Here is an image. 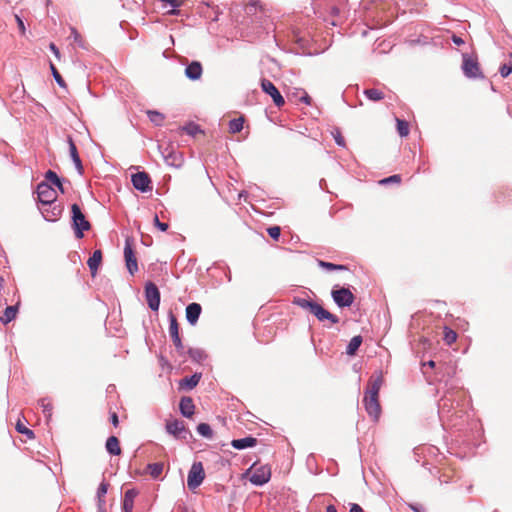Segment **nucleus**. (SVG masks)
I'll list each match as a JSON object with an SVG mask.
<instances>
[{
	"label": "nucleus",
	"mask_w": 512,
	"mask_h": 512,
	"mask_svg": "<svg viewBox=\"0 0 512 512\" xmlns=\"http://www.w3.org/2000/svg\"><path fill=\"white\" fill-rule=\"evenodd\" d=\"M106 449L111 455L118 456L121 454L122 450L120 447V442L116 436H110L107 439Z\"/></svg>",
	"instance_id": "nucleus-24"
},
{
	"label": "nucleus",
	"mask_w": 512,
	"mask_h": 512,
	"mask_svg": "<svg viewBox=\"0 0 512 512\" xmlns=\"http://www.w3.org/2000/svg\"><path fill=\"white\" fill-rule=\"evenodd\" d=\"M124 258L128 271L131 275H134L138 270V264L135 251L133 250V239L130 237H127L125 240Z\"/></svg>",
	"instance_id": "nucleus-4"
},
{
	"label": "nucleus",
	"mask_w": 512,
	"mask_h": 512,
	"mask_svg": "<svg viewBox=\"0 0 512 512\" xmlns=\"http://www.w3.org/2000/svg\"><path fill=\"white\" fill-rule=\"evenodd\" d=\"M39 405L42 407L47 419L51 418L53 410V404L51 400L49 398H42L39 400Z\"/></svg>",
	"instance_id": "nucleus-36"
},
{
	"label": "nucleus",
	"mask_w": 512,
	"mask_h": 512,
	"mask_svg": "<svg viewBox=\"0 0 512 512\" xmlns=\"http://www.w3.org/2000/svg\"><path fill=\"white\" fill-rule=\"evenodd\" d=\"M334 302L339 307H349L353 304L355 296L348 288H334L331 292Z\"/></svg>",
	"instance_id": "nucleus-3"
},
{
	"label": "nucleus",
	"mask_w": 512,
	"mask_h": 512,
	"mask_svg": "<svg viewBox=\"0 0 512 512\" xmlns=\"http://www.w3.org/2000/svg\"><path fill=\"white\" fill-rule=\"evenodd\" d=\"M202 308L198 303H191L186 307V318L191 325H195L199 319Z\"/></svg>",
	"instance_id": "nucleus-16"
},
{
	"label": "nucleus",
	"mask_w": 512,
	"mask_h": 512,
	"mask_svg": "<svg viewBox=\"0 0 512 512\" xmlns=\"http://www.w3.org/2000/svg\"><path fill=\"white\" fill-rule=\"evenodd\" d=\"M364 95L371 101H380L384 99L385 95L383 91L376 89V88H370L364 90Z\"/></svg>",
	"instance_id": "nucleus-30"
},
{
	"label": "nucleus",
	"mask_w": 512,
	"mask_h": 512,
	"mask_svg": "<svg viewBox=\"0 0 512 512\" xmlns=\"http://www.w3.org/2000/svg\"><path fill=\"white\" fill-rule=\"evenodd\" d=\"M257 444V439L254 437H245L241 439H234L231 442L232 447L238 450H242L248 447H254Z\"/></svg>",
	"instance_id": "nucleus-22"
},
{
	"label": "nucleus",
	"mask_w": 512,
	"mask_h": 512,
	"mask_svg": "<svg viewBox=\"0 0 512 512\" xmlns=\"http://www.w3.org/2000/svg\"><path fill=\"white\" fill-rule=\"evenodd\" d=\"M185 131L192 136H195L197 133H202V130L199 128V126L195 124H190L186 126Z\"/></svg>",
	"instance_id": "nucleus-46"
},
{
	"label": "nucleus",
	"mask_w": 512,
	"mask_h": 512,
	"mask_svg": "<svg viewBox=\"0 0 512 512\" xmlns=\"http://www.w3.org/2000/svg\"><path fill=\"white\" fill-rule=\"evenodd\" d=\"M14 18L17 22L20 33L24 35L26 29L23 20L18 15H14Z\"/></svg>",
	"instance_id": "nucleus-49"
},
{
	"label": "nucleus",
	"mask_w": 512,
	"mask_h": 512,
	"mask_svg": "<svg viewBox=\"0 0 512 512\" xmlns=\"http://www.w3.org/2000/svg\"><path fill=\"white\" fill-rule=\"evenodd\" d=\"M45 178L48 182L58 187L62 193L64 192L62 182L54 171L48 170L45 174Z\"/></svg>",
	"instance_id": "nucleus-31"
},
{
	"label": "nucleus",
	"mask_w": 512,
	"mask_h": 512,
	"mask_svg": "<svg viewBox=\"0 0 512 512\" xmlns=\"http://www.w3.org/2000/svg\"><path fill=\"white\" fill-rule=\"evenodd\" d=\"M169 334L172 337L179 336V324L176 316L173 313L169 314Z\"/></svg>",
	"instance_id": "nucleus-32"
},
{
	"label": "nucleus",
	"mask_w": 512,
	"mask_h": 512,
	"mask_svg": "<svg viewBox=\"0 0 512 512\" xmlns=\"http://www.w3.org/2000/svg\"><path fill=\"white\" fill-rule=\"evenodd\" d=\"M147 114H148L149 119L153 123H155L156 125L162 124V122L164 120V116L161 113H159L157 111H148Z\"/></svg>",
	"instance_id": "nucleus-41"
},
{
	"label": "nucleus",
	"mask_w": 512,
	"mask_h": 512,
	"mask_svg": "<svg viewBox=\"0 0 512 512\" xmlns=\"http://www.w3.org/2000/svg\"><path fill=\"white\" fill-rule=\"evenodd\" d=\"M365 409L369 416L374 420L377 421L381 414V405L379 402V396L374 395H366L363 399Z\"/></svg>",
	"instance_id": "nucleus-7"
},
{
	"label": "nucleus",
	"mask_w": 512,
	"mask_h": 512,
	"mask_svg": "<svg viewBox=\"0 0 512 512\" xmlns=\"http://www.w3.org/2000/svg\"><path fill=\"white\" fill-rule=\"evenodd\" d=\"M70 31H71V37L73 38L74 42L78 43L81 47H83L84 40H83L82 36L80 35V33L76 30V28L71 27Z\"/></svg>",
	"instance_id": "nucleus-44"
},
{
	"label": "nucleus",
	"mask_w": 512,
	"mask_h": 512,
	"mask_svg": "<svg viewBox=\"0 0 512 512\" xmlns=\"http://www.w3.org/2000/svg\"><path fill=\"white\" fill-rule=\"evenodd\" d=\"M443 340L447 345H452L457 340V333L449 327H444Z\"/></svg>",
	"instance_id": "nucleus-34"
},
{
	"label": "nucleus",
	"mask_w": 512,
	"mask_h": 512,
	"mask_svg": "<svg viewBox=\"0 0 512 512\" xmlns=\"http://www.w3.org/2000/svg\"><path fill=\"white\" fill-rule=\"evenodd\" d=\"M332 136H333V138H334L335 142H336L339 146H341V147H345V146H346L345 139H344V137H343V135H342V133H341V131H340L339 129H337V128H336V129H334V130L332 131Z\"/></svg>",
	"instance_id": "nucleus-42"
},
{
	"label": "nucleus",
	"mask_w": 512,
	"mask_h": 512,
	"mask_svg": "<svg viewBox=\"0 0 512 512\" xmlns=\"http://www.w3.org/2000/svg\"><path fill=\"white\" fill-rule=\"evenodd\" d=\"M175 160H176V156L174 154H170L169 156L166 157V161L168 164L180 166L181 163L175 164V162H174Z\"/></svg>",
	"instance_id": "nucleus-55"
},
{
	"label": "nucleus",
	"mask_w": 512,
	"mask_h": 512,
	"mask_svg": "<svg viewBox=\"0 0 512 512\" xmlns=\"http://www.w3.org/2000/svg\"><path fill=\"white\" fill-rule=\"evenodd\" d=\"M50 69H51L52 75H53L55 81L58 83V85L65 88L66 83L53 63H50Z\"/></svg>",
	"instance_id": "nucleus-40"
},
{
	"label": "nucleus",
	"mask_w": 512,
	"mask_h": 512,
	"mask_svg": "<svg viewBox=\"0 0 512 512\" xmlns=\"http://www.w3.org/2000/svg\"><path fill=\"white\" fill-rule=\"evenodd\" d=\"M99 512H106V510L104 509V506H102L101 508L99 507Z\"/></svg>",
	"instance_id": "nucleus-61"
},
{
	"label": "nucleus",
	"mask_w": 512,
	"mask_h": 512,
	"mask_svg": "<svg viewBox=\"0 0 512 512\" xmlns=\"http://www.w3.org/2000/svg\"><path fill=\"white\" fill-rule=\"evenodd\" d=\"M205 478L203 464L201 462H194L189 470L187 477V486L190 490H195L199 487Z\"/></svg>",
	"instance_id": "nucleus-2"
},
{
	"label": "nucleus",
	"mask_w": 512,
	"mask_h": 512,
	"mask_svg": "<svg viewBox=\"0 0 512 512\" xmlns=\"http://www.w3.org/2000/svg\"><path fill=\"white\" fill-rule=\"evenodd\" d=\"M400 182H401V176L398 174H395V175H392V176H389L387 178L380 180L379 184H381V185H386V184H390V183L399 184Z\"/></svg>",
	"instance_id": "nucleus-43"
},
{
	"label": "nucleus",
	"mask_w": 512,
	"mask_h": 512,
	"mask_svg": "<svg viewBox=\"0 0 512 512\" xmlns=\"http://www.w3.org/2000/svg\"><path fill=\"white\" fill-rule=\"evenodd\" d=\"M327 512H337L336 508L333 505H329L327 507Z\"/></svg>",
	"instance_id": "nucleus-59"
},
{
	"label": "nucleus",
	"mask_w": 512,
	"mask_h": 512,
	"mask_svg": "<svg viewBox=\"0 0 512 512\" xmlns=\"http://www.w3.org/2000/svg\"><path fill=\"white\" fill-rule=\"evenodd\" d=\"M383 374L381 371L374 373L368 381L366 395L379 396V391L383 384Z\"/></svg>",
	"instance_id": "nucleus-12"
},
{
	"label": "nucleus",
	"mask_w": 512,
	"mask_h": 512,
	"mask_svg": "<svg viewBox=\"0 0 512 512\" xmlns=\"http://www.w3.org/2000/svg\"><path fill=\"white\" fill-rule=\"evenodd\" d=\"M175 160H176V156L174 154H170L169 156L166 157V161L168 164L180 166L181 163L175 164V162H174Z\"/></svg>",
	"instance_id": "nucleus-56"
},
{
	"label": "nucleus",
	"mask_w": 512,
	"mask_h": 512,
	"mask_svg": "<svg viewBox=\"0 0 512 512\" xmlns=\"http://www.w3.org/2000/svg\"><path fill=\"white\" fill-rule=\"evenodd\" d=\"M73 228L77 238L83 237V232L88 231L91 228V224L86 220L85 215L82 213L78 204L71 206Z\"/></svg>",
	"instance_id": "nucleus-1"
},
{
	"label": "nucleus",
	"mask_w": 512,
	"mask_h": 512,
	"mask_svg": "<svg viewBox=\"0 0 512 512\" xmlns=\"http://www.w3.org/2000/svg\"><path fill=\"white\" fill-rule=\"evenodd\" d=\"M17 313H18L17 305L8 306L4 310L3 316L0 317V321L3 324H8L9 322H11L12 320H14L16 318Z\"/></svg>",
	"instance_id": "nucleus-25"
},
{
	"label": "nucleus",
	"mask_w": 512,
	"mask_h": 512,
	"mask_svg": "<svg viewBox=\"0 0 512 512\" xmlns=\"http://www.w3.org/2000/svg\"><path fill=\"white\" fill-rule=\"evenodd\" d=\"M110 420H111V423L113 424V426L117 427L118 424H119V418H118V415L116 412H111L110 413Z\"/></svg>",
	"instance_id": "nucleus-51"
},
{
	"label": "nucleus",
	"mask_w": 512,
	"mask_h": 512,
	"mask_svg": "<svg viewBox=\"0 0 512 512\" xmlns=\"http://www.w3.org/2000/svg\"><path fill=\"white\" fill-rule=\"evenodd\" d=\"M203 68L200 62L193 61L185 69V75L190 80H199L202 76Z\"/></svg>",
	"instance_id": "nucleus-15"
},
{
	"label": "nucleus",
	"mask_w": 512,
	"mask_h": 512,
	"mask_svg": "<svg viewBox=\"0 0 512 512\" xmlns=\"http://www.w3.org/2000/svg\"><path fill=\"white\" fill-rule=\"evenodd\" d=\"M397 131L401 137H406L409 134V124L408 122L397 119Z\"/></svg>",
	"instance_id": "nucleus-39"
},
{
	"label": "nucleus",
	"mask_w": 512,
	"mask_h": 512,
	"mask_svg": "<svg viewBox=\"0 0 512 512\" xmlns=\"http://www.w3.org/2000/svg\"><path fill=\"white\" fill-rule=\"evenodd\" d=\"M138 495L135 489H129L124 494L122 509L124 512H132L134 506V499Z\"/></svg>",
	"instance_id": "nucleus-19"
},
{
	"label": "nucleus",
	"mask_w": 512,
	"mask_h": 512,
	"mask_svg": "<svg viewBox=\"0 0 512 512\" xmlns=\"http://www.w3.org/2000/svg\"><path fill=\"white\" fill-rule=\"evenodd\" d=\"M197 432L206 438H211L213 436V431L209 424L207 423H200L197 426Z\"/></svg>",
	"instance_id": "nucleus-38"
},
{
	"label": "nucleus",
	"mask_w": 512,
	"mask_h": 512,
	"mask_svg": "<svg viewBox=\"0 0 512 512\" xmlns=\"http://www.w3.org/2000/svg\"><path fill=\"white\" fill-rule=\"evenodd\" d=\"M68 143H69L70 156L76 166V169L78 170V172L80 174H82L83 173V165H82L81 159L79 157L76 145L71 137L68 138Z\"/></svg>",
	"instance_id": "nucleus-21"
},
{
	"label": "nucleus",
	"mask_w": 512,
	"mask_h": 512,
	"mask_svg": "<svg viewBox=\"0 0 512 512\" xmlns=\"http://www.w3.org/2000/svg\"><path fill=\"white\" fill-rule=\"evenodd\" d=\"M132 184L135 189L141 192H147L152 189L151 180L149 175L146 172H138L132 175L131 178Z\"/></svg>",
	"instance_id": "nucleus-10"
},
{
	"label": "nucleus",
	"mask_w": 512,
	"mask_h": 512,
	"mask_svg": "<svg viewBox=\"0 0 512 512\" xmlns=\"http://www.w3.org/2000/svg\"><path fill=\"white\" fill-rule=\"evenodd\" d=\"M145 296L151 310L157 311L160 305V292L157 286L149 282L145 286Z\"/></svg>",
	"instance_id": "nucleus-9"
},
{
	"label": "nucleus",
	"mask_w": 512,
	"mask_h": 512,
	"mask_svg": "<svg viewBox=\"0 0 512 512\" xmlns=\"http://www.w3.org/2000/svg\"><path fill=\"white\" fill-rule=\"evenodd\" d=\"M38 200L42 204H51L57 199V192L48 182H41L37 186Z\"/></svg>",
	"instance_id": "nucleus-5"
},
{
	"label": "nucleus",
	"mask_w": 512,
	"mask_h": 512,
	"mask_svg": "<svg viewBox=\"0 0 512 512\" xmlns=\"http://www.w3.org/2000/svg\"><path fill=\"white\" fill-rule=\"evenodd\" d=\"M154 224L157 228H159L163 232L166 231L169 227L167 223L160 222L157 215H155V217H154Z\"/></svg>",
	"instance_id": "nucleus-48"
},
{
	"label": "nucleus",
	"mask_w": 512,
	"mask_h": 512,
	"mask_svg": "<svg viewBox=\"0 0 512 512\" xmlns=\"http://www.w3.org/2000/svg\"><path fill=\"white\" fill-rule=\"evenodd\" d=\"M166 429H167L168 433L172 434L173 436H175L177 438H185V436L182 435L183 433L186 432L185 425H184L183 421H179V420L168 421L166 423Z\"/></svg>",
	"instance_id": "nucleus-14"
},
{
	"label": "nucleus",
	"mask_w": 512,
	"mask_h": 512,
	"mask_svg": "<svg viewBox=\"0 0 512 512\" xmlns=\"http://www.w3.org/2000/svg\"><path fill=\"white\" fill-rule=\"evenodd\" d=\"M49 48L52 51V53L56 56V58L60 59V51L57 48V46L54 43H50Z\"/></svg>",
	"instance_id": "nucleus-52"
},
{
	"label": "nucleus",
	"mask_w": 512,
	"mask_h": 512,
	"mask_svg": "<svg viewBox=\"0 0 512 512\" xmlns=\"http://www.w3.org/2000/svg\"><path fill=\"white\" fill-rule=\"evenodd\" d=\"M331 14H332L333 16L338 15V14H339V9H338L337 7H332V9H331Z\"/></svg>",
	"instance_id": "nucleus-58"
},
{
	"label": "nucleus",
	"mask_w": 512,
	"mask_h": 512,
	"mask_svg": "<svg viewBox=\"0 0 512 512\" xmlns=\"http://www.w3.org/2000/svg\"><path fill=\"white\" fill-rule=\"evenodd\" d=\"M244 11L248 16H253L258 12H265V7L259 0H248L244 6Z\"/></svg>",
	"instance_id": "nucleus-20"
},
{
	"label": "nucleus",
	"mask_w": 512,
	"mask_h": 512,
	"mask_svg": "<svg viewBox=\"0 0 512 512\" xmlns=\"http://www.w3.org/2000/svg\"><path fill=\"white\" fill-rule=\"evenodd\" d=\"M245 122L244 116L232 119L229 122V132L232 134L239 133L243 129Z\"/></svg>",
	"instance_id": "nucleus-28"
},
{
	"label": "nucleus",
	"mask_w": 512,
	"mask_h": 512,
	"mask_svg": "<svg viewBox=\"0 0 512 512\" xmlns=\"http://www.w3.org/2000/svg\"><path fill=\"white\" fill-rule=\"evenodd\" d=\"M108 486L109 484L106 483V482H102L99 487H98V491H97V497H98V506L101 508L102 506L105 505V495L108 491Z\"/></svg>",
	"instance_id": "nucleus-35"
},
{
	"label": "nucleus",
	"mask_w": 512,
	"mask_h": 512,
	"mask_svg": "<svg viewBox=\"0 0 512 512\" xmlns=\"http://www.w3.org/2000/svg\"><path fill=\"white\" fill-rule=\"evenodd\" d=\"M313 315L321 322L325 320L330 321L331 324H337L339 322V318L336 315L324 309L320 304L316 306Z\"/></svg>",
	"instance_id": "nucleus-13"
},
{
	"label": "nucleus",
	"mask_w": 512,
	"mask_h": 512,
	"mask_svg": "<svg viewBox=\"0 0 512 512\" xmlns=\"http://www.w3.org/2000/svg\"><path fill=\"white\" fill-rule=\"evenodd\" d=\"M362 341H363V339L360 335L354 336L350 340V342L346 348V353L350 356L355 355L357 350L359 349L360 345L362 344Z\"/></svg>",
	"instance_id": "nucleus-26"
},
{
	"label": "nucleus",
	"mask_w": 512,
	"mask_h": 512,
	"mask_svg": "<svg viewBox=\"0 0 512 512\" xmlns=\"http://www.w3.org/2000/svg\"><path fill=\"white\" fill-rule=\"evenodd\" d=\"M163 469H164V465L161 462L148 464V466H147V471H148L149 475L154 479H157L160 477V475L163 472Z\"/></svg>",
	"instance_id": "nucleus-29"
},
{
	"label": "nucleus",
	"mask_w": 512,
	"mask_h": 512,
	"mask_svg": "<svg viewBox=\"0 0 512 512\" xmlns=\"http://www.w3.org/2000/svg\"><path fill=\"white\" fill-rule=\"evenodd\" d=\"M102 262V252L101 250H95L91 257L87 261V265L91 271L92 277H95L98 267Z\"/></svg>",
	"instance_id": "nucleus-18"
},
{
	"label": "nucleus",
	"mask_w": 512,
	"mask_h": 512,
	"mask_svg": "<svg viewBox=\"0 0 512 512\" xmlns=\"http://www.w3.org/2000/svg\"><path fill=\"white\" fill-rule=\"evenodd\" d=\"M271 469L269 466L264 465L253 470L250 481L255 485H263L270 480Z\"/></svg>",
	"instance_id": "nucleus-11"
},
{
	"label": "nucleus",
	"mask_w": 512,
	"mask_h": 512,
	"mask_svg": "<svg viewBox=\"0 0 512 512\" xmlns=\"http://www.w3.org/2000/svg\"><path fill=\"white\" fill-rule=\"evenodd\" d=\"M201 379V374L195 373L190 377H185L180 380L179 386L181 389L191 390L196 387Z\"/></svg>",
	"instance_id": "nucleus-23"
},
{
	"label": "nucleus",
	"mask_w": 512,
	"mask_h": 512,
	"mask_svg": "<svg viewBox=\"0 0 512 512\" xmlns=\"http://www.w3.org/2000/svg\"><path fill=\"white\" fill-rule=\"evenodd\" d=\"M267 233L274 240H278L281 234V229L279 226H272L267 229Z\"/></svg>",
	"instance_id": "nucleus-45"
},
{
	"label": "nucleus",
	"mask_w": 512,
	"mask_h": 512,
	"mask_svg": "<svg viewBox=\"0 0 512 512\" xmlns=\"http://www.w3.org/2000/svg\"><path fill=\"white\" fill-rule=\"evenodd\" d=\"M499 72L501 74V76L503 78H506L510 75V73L512 72V66H508L506 64H503L500 69H499Z\"/></svg>",
	"instance_id": "nucleus-47"
},
{
	"label": "nucleus",
	"mask_w": 512,
	"mask_h": 512,
	"mask_svg": "<svg viewBox=\"0 0 512 512\" xmlns=\"http://www.w3.org/2000/svg\"><path fill=\"white\" fill-rule=\"evenodd\" d=\"M349 512H364L363 508L356 503H352L350 505V511Z\"/></svg>",
	"instance_id": "nucleus-53"
},
{
	"label": "nucleus",
	"mask_w": 512,
	"mask_h": 512,
	"mask_svg": "<svg viewBox=\"0 0 512 512\" xmlns=\"http://www.w3.org/2000/svg\"><path fill=\"white\" fill-rule=\"evenodd\" d=\"M180 411L184 417L190 418L194 414L195 405L191 397H182L179 404Z\"/></svg>",
	"instance_id": "nucleus-17"
},
{
	"label": "nucleus",
	"mask_w": 512,
	"mask_h": 512,
	"mask_svg": "<svg viewBox=\"0 0 512 512\" xmlns=\"http://www.w3.org/2000/svg\"><path fill=\"white\" fill-rule=\"evenodd\" d=\"M452 41L456 44V45H462L464 44V41L462 38H460L459 36H456V35H453L452 36Z\"/></svg>",
	"instance_id": "nucleus-57"
},
{
	"label": "nucleus",
	"mask_w": 512,
	"mask_h": 512,
	"mask_svg": "<svg viewBox=\"0 0 512 512\" xmlns=\"http://www.w3.org/2000/svg\"><path fill=\"white\" fill-rule=\"evenodd\" d=\"M172 341L178 351L183 350L184 346H183L182 340L180 338V335L176 336V337H172Z\"/></svg>",
	"instance_id": "nucleus-50"
},
{
	"label": "nucleus",
	"mask_w": 512,
	"mask_h": 512,
	"mask_svg": "<svg viewBox=\"0 0 512 512\" xmlns=\"http://www.w3.org/2000/svg\"><path fill=\"white\" fill-rule=\"evenodd\" d=\"M300 101L305 103L306 105H310L312 102V99L306 92H304V95L300 98Z\"/></svg>",
	"instance_id": "nucleus-54"
},
{
	"label": "nucleus",
	"mask_w": 512,
	"mask_h": 512,
	"mask_svg": "<svg viewBox=\"0 0 512 512\" xmlns=\"http://www.w3.org/2000/svg\"><path fill=\"white\" fill-rule=\"evenodd\" d=\"M462 69L464 74L469 78L482 77L477 59L467 54L463 55Z\"/></svg>",
	"instance_id": "nucleus-6"
},
{
	"label": "nucleus",
	"mask_w": 512,
	"mask_h": 512,
	"mask_svg": "<svg viewBox=\"0 0 512 512\" xmlns=\"http://www.w3.org/2000/svg\"><path fill=\"white\" fill-rule=\"evenodd\" d=\"M15 428L17 432L26 435L28 439L35 438L34 432L31 429L27 428L20 420H18V422L16 423Z\"/></svg>",
	"instance_id": "nucleus-37"
},
{
	"label": "nucleus",
	"mask_w": 512,
	"mask_h": 512,
	"mask_svg": "<svg viewBox=\"0 0 512 512\" xmlns=\"http://www.w3.org/2000/svg\"><path fill=\"white\" fill-rule=\"evenodd\" d=\"M318 265L321 268L329 270V271H333V270L344 271V270L348 269L347 266H345V265L334 264V263L326 262L323 260H318Z\"/></svg>",
	"instance_id": "nucleus-33"
},
{
	"label": "nucleus",
	"mask_w": 512,
	"mask_h": 512,
	"mask_svg": "<svg viewBox=\"0 0 512 512\" xmlns=\"http://www.w3.org/2000/svg\"><path fill=\"white\" fill-rule=\"evenodd\" d=\"M261 88L266 94H268L272 98L274 104L277 107L280 108L285 104L283 96L281 95L277 87L270 80L262 79Z\"/></svg>",
	"instance_id": "nucleus-8"
},
{
	"label": "nucleus",
	"mask_w": 512,
	"mask_h": 512,
	"mask_svg": "<svg viewBox=\"0 0 512 512\" xmlns=\"http://www.w3.org/2000/svg\"><path fill=\"white\" fill-rule=\"evenodd\" d=\"M294 303L297 306H299L305 310H308L312 314L315 311L316 306L318 305V303L313 302L311 300L304 299V298H296L294 300Z\"/></svg>",
	"instance_id": "nucleus-27"
},
{
	"label": "nucleus",
	"mask_w": 512,
	"mask_h": 512,
	"mask_svg": "<svg viewBox=\"0 0 512 512\" xmlns=\"http://www.w3.org/2000/svg\"><path fill=\"white\" fill-rule=\"evenodd\" d=\"M425 365H428L429 367L433 368L435 366V362L433 360H430Z\"/></svg>",
	"instance_id": "nucleus-60"
}]
</instances>
